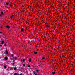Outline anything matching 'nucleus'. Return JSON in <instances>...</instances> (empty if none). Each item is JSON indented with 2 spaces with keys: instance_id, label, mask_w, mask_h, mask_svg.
Returning a JSON list of instances; mask_svg holds the SVG:
<instances>
[{
  "instance_id": "f257e3e1",
  "label": "nucleus",
  "mask_w": 75,
  "mask_h": 75,
  "mask_svg": "<svg viewBox=\"0 0 75 75\" xmlns=\"http://www.w3.org/2000/svg\"><path fill=\"white\" fill-rule=\"evenodd\" d=\"M5 60V61H7V60H8V57H4Z\"/></svg>"
},
{
  "instance_id": "f03ea898",
  "label": "nucleus",
  "mask_w": 75,
  "mask_h": 75,
  "mask_svg": "<svg viewBox=\"0 0 75 75\" xmlns=\"http://www.w3.org/2000/svg\"><path fill=\"white\" fill-rule=\"evenodd\" d=\"M5 52L6 53V55H8V51H7V50H6Z\"/></svg>"
},
{
  "instance_id": "7ed1b4c3",
  "label": "nucleus",
  "mask_w": 75,
  "mask_h": 75,
  "mask_svg": "<svg viewBox=\"0 0 75 75\" xmlns=\"http://www.w3.org/2000/svg\"><path fill=\"white\" fill-rule=\"evenodd\" d=\"M14 75H19V74L15 73L14 74Z\"/></svg>"
},
{
  "instance_id": "20e7f679",
  "label": "nucleus",
  "mask_w": 75,
  "mask_h": 75,
  "mask_svg": "<svg viewBox=\"0 0 75 75\" xmlns=\"http://www.w3.org/2000/svg\"><path fill=\"white\" fill-rule=\"evenodd\" d=\"M52 75H54L55 74V72H52Z\"/></svg>"
},
{
  "instance_id": "39448f33",
  "label": "nucleus",
  "mask_w": 75,
  "mask_h": 75,
  "mask_svg": "<svg viewBox=\"0 0 75 75\" xmlns=\"http://www.w3.org/2000/svg\"><path fill=\"white\" fill-rule=\"evenodd\" d=\"M31 58L29 59V62H31Z\"/></svg>"
},
{
  "instance_id": "423d86ee",
  "label": "nucleus",
  "mask_w": 75,
  "mask_h": 75,
  "mask_svg": "<svg viewBox=\"0 0 75 75\" xmlns=\"http://www.w3.org/2000/svg\"><path fill=\"white\" fill-rule=\"evenodd\" d=\"M6 28H8L9 29V28H10V26H7Z\"/></svg>"
},
{
  "instance_id": "0eeeda50",
  "label": "nucleus",
  "mask_w": 75,
  "mask_h": 75,
  "mask_svg": "<svg viewBox=\"0 0 75 75\" xmlns=\"http://www.w3.org/2000/svg\"><path fill=\"white\" fill-rule=\"evenodd\" d=\"M24 30V29L23 28L21 29V31H23Z\"/></svg>"
},
{
  "instance_id": "6e6552de",
  "label": "nucleus",
  "mask_w": 75,
  "mask_h": 75,
  "mask_svg": "<svg viewBox=\"0 0 75 75\" xmlns=\"http://www.w3.org/2000/svg\"><path fill=\"white\" fill-rule=\"evenodd\" d=\"M1 15H3V12H1Z\"/></svg>"
},
{
  "instance_id": "1a4fd4ad",
  "label": "nucleus",
  "mask_w": 75,
  "mask_h": 75,
  "mask_svg": "<svg viewBox=\"0 0 75 75\" xmlns=\"http://www.w3.org/2000/svg\"><path fill=\"white\" fill-rule=\"evenodd\" d=\"M4 41H2V42L1 43V44H3V43H4Z\"/></svg>"
},
{
  "instance_id": "9d476101",
  "label": "nucleus",
  "mask_w": 75,
  "mask_h": 75,
  "mask_svg": "<svg viewBox=\"0 0 75 75\" xmlns=\"http://www.w3.org/2000/svg\"><path fill=\"white\" fill-rule=\"evenodd\" d=\"M25 60H26L25 59H23L22 61H23V62H24V61H25Z\"/></svg>"
},
{
  "instance_id": "9b49d317",
  "label": "nucleus",
  "mask_w": 75,
  "mask_h": 75,
  "mask_svg": "<svg viewBox=\"0 0 75 75\" xmlns=\"http://www.w3.org/2000/svg\"><path fill=\"white\" fill-rule=\"evenodd\" d=\"M16 69H17V68H16V67L14 68V70H16Z\"/></svg>"
},
{
  "instance_id": "f8f14e48",
  "label": "nucleus",
  "mask_w": 75,
  "mask_h": 75,
  "mask_svg": "<svg viewBox=\"0 0 75 75\" xmlns=\"http://www.w3.org/2000/svg\"><path fill=\"white\" fill-rule=\"evenodd\" d=\"M34 54H37V52H34Z\"/></svg>"
},
{
  "instance_id": "ddd939ff",
  "label": "nucleus",
  "mask_w": 75,
  "mask_h": 75,
  "mask_svg": "<svg viewBox=\"0 0 75 75\" xmlns=\"http://www.w3.org/2000/svg\"><path fill=\"white\" fill-rule=\"evenodd\" d=\"M6 5H8V4H9V3H6Z\"/></svg>"
},
{
  "instance_id": "4468645a",
  "label": "nucleus",
  "mask_w": 75,
  "mask_h": 75,
  "mask_svg": "<svg viewBox=\"0 0 75 75\" xmlns=\"http://www.w3.org/2000/svg\"><path fill=\"white\" fill-rule=\"evenodd\" d=\"M4 68L6 69V68H7V67L5 66H4Z\"/></svg>"
},
{
  "instance_id": "2eb2a0df",
  "label": "nucleus",
  "mask_w": 75,
  "mask_h": 75,
  "mask_svg": "<svg viewBox=\"0 0 75 75\" xmlns=\"http://www.w3.org/2000/svg\"><path fill=\"white\" fill-rule=\"evenodd\" d=\"M14 59H15V60H16V59H17V57H15L14 58Z\"/></svg>"
},
{
  "instance_id": "dca6fc26",
  "label": "nucleus",
  "mask_w": 75,
  "mask_h": 75,
  "mask_svg": "<svg viewBox=\"0 0 75 75\" xmlns=\"http://www.w3.org/2000/svg\"><path fill=\"white\" fill-rule=\"evenodd\" d=\"M10 18H11V19H12L13 18V17L11 16Z\"/></svg>"
},
{
  "instance_id": "f3484780",
  "label": "nucleus",
  "mask_w": 75,
  "mask_h": 75,
  "mask_svg": "<svg viewBox=\"0 0 75 75\" xmlns=\"http://www.w3.org/2000/svg\"><path fill=\"white\" fill-rule=\"evenodd\" d=\"M46 27H47V28H48V27H49V26L48 25H47L46 26Z\"/></svg>"
},
{
  "instance_id": "a211bd4d",
  "label": "nucleus",
  "mask_w": 75,
  "mask_h": 75,
  "mask_svg": "<svg viewBox=\"0 0 75 75\" xmlns=\"http://www.w3.org/2000/svg\"><path fill=\"white\" fill-rule=\"evenodd\" d=\"M11 64H13V65H15V63H11Z\"/></svg>"
},
{
  "instance_id": "6ab92c4d",
  "label": "nucleus",
  "mask_w": 75,
  "mask_h": 75,
  "mask_svg": "<svg viewBox=\"0 0 75 75\" xmlns=\"http://www.w3.org/2000/svg\"><path fill=\"white\" fill-rule=\"evenodd\" d=\"M38 71H39V70H36L37 72H38Z\"/></svg>"
},
{
  "instance_id": "aec40b11",
  "label": "nucleus",
  "mask_w": 75,
  "mask_h": 75,
  "mask_svg": "<svg viewBox=\"0 0 75 75\" xmlns=\"http://www.w3.org/2000/svg\"><path fill=\"white\" fill-rule=\"evenodd\" d=\"M25 65L24 64L23 65V67H25Z\"/></svg>"
},
{
  "instance_id": "412c9836",
  "label": "nucleus",
  "mask_w": 75,
  "mask_h": 75,
  "mask_svg": "<svg viewBox=\"0 0 75 75\" xmlns=\"http://www.w3.org/2000/svg\"><path fill=\"white\" fill-rule=\"evenodd\" d=\"M5 46H6V45H7V44H6V43L5 44Z\"/></svg>"
},
{
  "instance_id": "4be33fe9",
  "label": "nucleus",
  "mask_w": 75,
  "mask_h": 75,
  "mask_svg": "<svg viewBox=\"0 0 75 75\" xmlns=\"http://www.w3.org/2000/svg\"><path fill=\"white\" fill-rule=\"evenodd\" d=\"M11 57H13V54H12L11 55Z\"/></svg>"
},
{
  "instance_id": "5701e85b",
  "label": "nucleus",
  "mask_w": 75,
  "mask_h": 75,
  "mask_svg": "<svg viewBox=\"0 0 75 75\" xmlns=\"http://www.w3.org/2000/svg\"><path fill=\"white\" fill-rule=\"evenodd\" d=\"M28 67H29V68H30V65H29L28 66Z\"/></svg>"
},
{
  "instance_id": "b1692460",
  "label": "nucleus",
  "mask_w": 75,
  "mask_h": 75,
  "mask_svg": "<svg viewBox=\"0 0 75 75\" xmlns=\"http://www.w3.org/2000/svg\"><path fill=\"white\" fill-rule=\"evenodd\" d=\"M42 59H45V58H44V57H42Z\"/></svg>"
},
{
  "instance_id": "393cba45",
  "label": "nucleus",
  "mask_w": 75,
  "mask_h": 75,
  "mask_svg": "<svg viewBox=\"0 0 75 75\" xmlns=\"http://www.w3.org/2000/svg\"><path fill=\"white\" fill-rule=\"evenodd\" d=\"M2 47V45H0V47Z\"/></svg>"
},
{
  "instance_id": "a878e982",
  "label": "nucleus",
  "mask_w": 75,
  "mask_h": 75,
  "mask_svg": "<svg viewBox=\"0 0 75 75\" xmlns=\"http://www.w3.org/2000/svg\"><path fill=\"white\" fill-rule=\"evenodd\" d=\"M19 75H22V74L21 73Z\"/></svg>"
},
{
  "instance_id": "bb28decb",
  "label": "nucleus",
  "mask_w": 75,
  "mask_h": 75,
  "mask_svg": "<svg viewBox=\"0 0 75 75\" xmlns=\"http://www.w3.org/2000/svg\"><path fill=\"white\" fill-rule=\"evenodd\" d=\"M1 16H2V15L1 14H0V17H1Z\"/></svg>"
},
{
  "instance_id": "cd10ccee",
  "label": "nucleus",
  "mask_w": 75,
  "mask_h": 75,
  "mask_svg": "<svg viewBox=\"0 0 75 75\" xmlns=\"http://www.w3.org/2000/svg\"><path fill=\"white\" fill-rule=\"evenodd\" d=\"M12 17H14V15H12V16H11Z\"/></svg>"
},
{
  "instance_id": "c85d7f7f",
  "label": "nucleus",
  "mask_w": 75,
  "mask_h": 75,
  "mask_svg": "<svg viewBox=\"0 0 75 75\" xmlns=\"http://www.w3.org/2000/svg\"><path fill=\"white\" fill-rule=\"evenodd\" d=\"M10 6H11V7H12V5H10Z\"/></svg>"
},
{
  "instance_id": "c756f323",
  "label": "nucleus",
  "mask_w": 75,
  "mask_h": 75,
  "mask_svg": "<svg viewBox=\"0 0 75 75\" xmlns=\"http://www.w3.org/2000/svg\"><path fill=\"white\" fill-rule=\"evenodd\" d=\"M2 33V32H0V33Z\"/></svg>"
},
{
  "instance_id": "7c9ffc66",
  "label": "nucleus",
  "mask_w": 75,
  "mask_h": 75,
  "mask_svg": "<svg viewBox=\"0 0 75 75\" xmlns=\"http://www.w3.org/2000/svg\"><path fill=\"white\" fill-rule=\"evenodd\" d=\"M39 66L40 67V66H41L40 65H39Z\"/></svg>"
},
{
  "instance_id": "2f4dec72",
  "label": "nucleus",
  "mask_w": 75,
  "mask_h": 75,
  "mask_svg": "<svg viewBox=\"0 0 75 75\" xmlns=\"http://www.w3.org/2000/svg\"><path fill=\"white\" fill-rule=\"evenodd\" d=\"M33 73H34V74L35 73V72L34 71Z\"/></svg>"
},
{
  "instance_id": "473e14b6",
  "label": "nucleus",
  "mask_w": 75,
  "mask_h": 75,
  "mask_svg": "<svg viewBox=\"0 0 75 75\" xmlns=\"http://www.w3.org/2000/svg\"><path fill=\"white\" fill-rule=\"evenodd\" d=\"M1 28H2V27H1Z\"/></svg>"
}]
</instances>
